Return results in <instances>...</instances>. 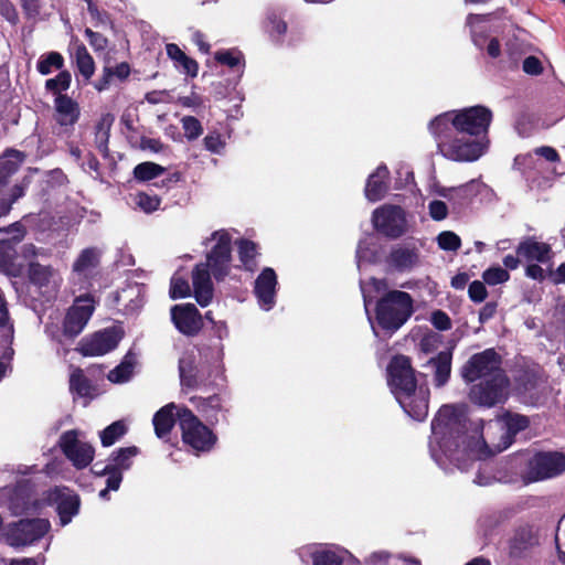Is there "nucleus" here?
<instances>
[{"mask_svg": "<svg viewBox=\"0 0 565 565\" xmlns=\"http://www.w3.org/2000/svg\"><path fill=\"white\" fill-rule=\"evenodd\" d=\"M466 409V405H445L434 418L429 448L438 463H443L444 457L456 462L466 455L486 458L511 445V436L503 433L502 423L498 420L473 422L467 427Z\"/></svg>", "mask_w": 565, "mask_h": 565, "instance_id": "nucleus-1", "label": "nucleus"}, {"mask_svg": "<svg viewBox=\"0 0 565 565\" xmlns=\"http://www.w3.org/2000/svg\"><path fill=\"white\" fill-rule=\"evenodd\" d=\"M462 377L467 382H481L472 386V402L491 407L503 403L509 396V380L500 369V358L491 349L475 354L462 367Z\"/></svg>", "mask_w": 565, "mask_h": 565, "instance_id": "nucleus-2", "label": "nucleus"}, {"mask_svg": "<svg viewBox=\"0 0 565 565\" xmlns=\"http://www.w3.org/2000/svg\"><path fill=\"white\" fill-rule=\"evenodd\" d=\"M53 504L56 505L61 524L66 525L78 513L81 502L76 493L64 487H56L43 492L41 498L32 502H30V491L25 483H21L17 488L0 489V505H6L14 515L38 513Z\"/></svg>", "mask_w": 565, "mask_h": 565, "instance_id": "nucleus-3", "label": "nucleus"}, {"mask_svg": "<svg viewBox=\"0 0 565 565\" xmlns=\"http://www.w3.org/2000/svg\"><path fill=\"white\" fill-rule=\"evenodd\" d=\"M388 385L395 398L411 417L423 420L428 414V390L417 387L407 356H395L388 365Z\"/></svg>", "mask_w": 565, "mask_h": 565, "instance_id": "nucleus-4", "label": "nucleus"}, {"mask_svg": "<svg viewBox=\"0 0 565 565\" xmlns=\"http://www.w3.org/2000/svg\"><path fill=\"white\" fill-rule=\"evenodd\" d=\"M211 242L214 245L207 255L206 265H198L192 275L194 297L202 307H206L213 297V286L207 268L216 279H222L227 275L231 262L230 235L224 231H217L212 235Z\"/></svg>", "mask_w": 565, "mask_h": 565, "instance_id": "nucleus-5", "label": "nucleus"}, {"mask_svg": "<svg viewBox=\"0 0 565 565\" xmlns=\"http://www.w3.org/2000/svg\"><path fill=\"white\" fill-rule=\"evenodd\" d=\"M492 119L490 109L483 106H472L458 111H447L435 117L429 124L434 136H441L448 130H456L473 137H487Z\"/></svg>", "mask_w": 565, "mask_h": 565, "instance_id": "nucleus-6", "label": "nucleus"}, {"mask_svg": "<svg viewBox=\"0 0 565 565\" xmlns=\"http://www.w3.org/2000/svg\"><path fill=\"white\" fill-rule=\"evenodd\" d=\"M435 137L440 153L457 162L476 161L487 152L489 147L487 137H473L456 130H448Z\"/></svg>", "mask_w": 565, "mask_h": 565, "instance_id": "nucleus-7", "label": "nucleus"}, {"mask_svg": "<svg viewBox=\"0 0 565 565\" xmlns=\"http://www.w3.org/2000/svg\"><path fill=\"white\" fill-rule=\"evenodd\" d=\"M413 313V299L405 292L393 290L386 292L376 305L377 324L387 331L398 330Z\"/></svg>", "mask_w": 565, "mask_h": 565, "instance_id": "nucleus-8", "label": "nucleus"}, {"mask_svg": "<svg viewBox=\"0 0 565 565\" xmlns=\"http://www.w3.org/2000/svg\"><path fill=\"white\" fill-rule=\"evenodd\" d=\"M565 472V455L558 451L535 454L529 459L522 478L525 483L543 481Z\"/></svg>", "mask_w": 565, "mask_h": 565, "instance_id": "nucleus-9", "label": "nucleus"}, {"mask_svg": "<svg viewBox=\"0 0 565 565\" xmlns=\"http://www.w3.org/2000/svg\"><path fill=\"white\" fill-rule=\"evenodd\" d=\"M182 439L195 451H209L215 444L216 437L189 409L178 412Z\"/></svg>", "mask_w": 565, "mask_h": 565, "instance_id": "nucleus-10", "label": "nucleus"}, {"mask_svg": "<svg viewBox=\"0 0 565 565\" xmlns=\"http://www.w3.org/2000/svg\"><path fill=\"white\" fill-rule=\"evenodd\" d=\"M50 526L45 519L21 520L7 529L6 539L12 546H25L44 536Z\"/></svg>", "mask_w": 565, "mask_h": 565, "instance_id": "nucleus-11", "label": "nucleus"}, {"mask_svg": "<svg viewBox=\"0 0 565 565\" xmlns=\"http://www.w3.org/2000/svg\"><path fill=\"white\" fill-rule=\"evenodd\" d=\"M58 445L66 458L77 469L86 468L94 459V448L81 439L78 430L65 431L60 437Z\"/></svg>", "mask_w": 565, "mask_h": 565, "instance_id": "nucleus-12", "label": "nucleus"}, {"mask_svg": "<svg viewBox=\"0 0 565 565\" xmlns=\"http://www.w3.org/2000/svg\"><path fill=\"white\" fill-rule=\"evenodd\" d=\"M372 220L375 228L390 237H398L406 231L405 213L396 205H383L376 209Z\"/></svg>", "mask_w": 565, "mask_h": 565, "instance_id": "nucleus-13", "label": "nucleus"}, {"mask_svg": "<svg viewBox=\"0 0 565 565\" xmlns=\"http://www.w3.org/2000/svg\"><path fill=\"white\" fill-rule=\"evenodd\" d=\"M122 338V332L118 328H108L94 333L92 337L84 338L77 350L84 356H99L114 350Z\"/></svg>", "mask_w": 565, "mask_h": 565, "instance_id": "nucleus-14", "label": "nucleus"}, {"mask_svg": "<svg viewBox=\"0 0 565 565\" xmlns=\"http://www.w3.org/2000/svg\"><path fill=\"white\" fill-rule=\"evenodd\" d=\"M94 309V300L89 296L78 297L65 316L64 334L70 338L78 335L90 319Z\"/></svg>", "mask_w": 565, "mask_h": 565, "instance_id": "nucleus-15", "label": "nucleus"}, {"mask_svg": "<svg viewBox=\"0 0 565 565\" xmlns=\"http://www.w3.org/2000/svg\"><path fill=\"white\" fill-rule=\"evenodd\" d=\"M8 232L13 234L12 241H0V270L9 276H19L22 271V265L17 263V253L14 244L22 241L24 230L19 223L13 224Z\"/></svg>", "mask_w": 565, "mask_h": 565, "instance_id": "nucleus-16", "label": "nucleus"}, {"mask_svg": "<svg viewBox=\"0 0 565 565\" xmlns=\"http://www.w3.org/2000/svg\"><path fill=\"white\" fill-rule=\"evenodd\" d=\"M171 319L175 328L185 335H194L203 327L202 317L192 303L173 306L171 308Z\"/></svg>", "mask_w": 565, "mask_h": 565, "instance_id": "nucleus-17", "label": "nucleus"}, {"mask_svg": "<svg viewBox=\"0 0 565 565\" xmlns=\"http://www.w3.org/2000/svg\"><path fill=\"white\" fill-rule=\"evenodd\" d=\"M518 256L527 263L547 264L553 258L551 245L530 237L521 242L516 248Z\"/></svg>", "mask_w": 565, "mask_h": 565, "instance_id": "nucleus-18", "label": "nucleus"}, {"mask_svg": "<svg viewBox=\"0 0 565 565\" xmlns=\"http://www.w3.org/2000/svg\"><path fill=\"white\" fill-rule=\"evenodd\" d=\"M29 278L32 284L44 292L55 291L61 284V276L57 270L51 266H44L39 263H31L29 266Z\"/></svg>", "mask_w": 565, "mask_h": 565, "instance_id": "nucleus-19", "label": "nucleus"}, {"mask_svg": "<svg viewBox=\"0 0 565 565\" xmlns=\"http://www.w3.org/2000/svg\"><path fill=\"white\" fill-rule=\"evenodd\" d=\"M277 277L271 268H265L255 281V294L263 309L269 310L275 303Z\"/></svg>", "mask_w": 565, "mask_h": 565, "instance_id": "nucleus-20", "label": "nucleus"}, {"mask_svg": "<svg viewBox=\"0 0 565 565\" xmlns=\"http://www.w3.org/2000/svg\"><path fill=\"white\" fill-rule=\"evenodd\" d=\"M55 118L61 126H73L79 117L78 104L67 95H57L54 102Z\"/></svg>", "mask_w": 565, "mask_h": 565, "instance_id": "nucleus-21", "label": "nucleus"}, {"mask_svg": "<svg viewBox=\"0 0 565 565\" xmlns=\"http://www.w3.org/2000/svg\"><path fill=\"white\" fill-rule=\"evenodd\" d=\"M180 409L182 408L171 403L163 406L154 414L152 422L156 435L159 438H163L170 433L174 425L175 416H178V412Z\"/></svg>", "mask_w": 565, "mask_h": 565, "instance_id": "nucleus-22", "label": "nucleus"}, {"mask_svg": "<svg viewBox=\"0 0 565 565\" xmlns=\"http://www.w3.org/2000/svg\"><path fill=\"white\" fill-rule=\"evenodd\" d=\"M388 171L385 167H379L374 173H372L366 182L365 196L372 202L381 200L386 192V183Z\"/></svg>", "mask_w": 565, "mask_h": 565, "instance_id": "nucleus-23", "label": "nucleus"}, {"mask_svg": "<svg viewBox=\"0 0 565 565\" xmlns=\"http://www.w3.org/2000/svg\"><path fill=\"white\" fill-rule=\"evenodd\" d=\"M348 552L337 546L319 547L312 553L313 565H342Z\"/></svg>", "mask_w": 565, "mask_h": 565, "instance_id": "nucleus-24", "label": "nucleus"}, {"mask_svg": "<svg viewBox=\"0 0 565 565\" xmlns=\"http://www.w3.org/2000/svg\"><path fill=\"white\" fill-rule=\"evenodd\" d=\"M429 366L434 370L436 386L444 385L450 375L451 355L448 352L439 353L435 359L429 361Z\"/></svg>", "mask_w": 565, "mask_h": 565, "instance_id": "nucleus-25", "label": "nucleus"}, {"mask_svg": "<svg viewBox=\"0 0 565 565\" xmlns=\"http://www.w3.org/2000/svg\"><path fill=\"white\" fill-rule=\"evenodd\" d=\"M23 161V154L17 150H10L0 158V186L7 183L8 178L14 173Z\"/></svg>", "mask_w": 565, "mask_h": 565, "instance_id": "nucleus-26", "label": "nucleus"}, {"mask_svg": "<svg viewBox=\"0 0 565 565\" xmlns=\"http://www.w3.org/2000/svg\"><path fill=\"white\" fill-rule=\"evenodd\" d=\"M72 50L79 73L86 79H89L95 72L93 57L89 55L85 46L78 45L77 43L73 44Z\"/></svg>", "mask_w": 565, "mask_h": 565, "instance_id": "nucleus-27", "label": "nucleus"}, {"mask_svg": "<svg viewBox=\"0 0 565 565\" xmlns=\"http://www.w3.org/2000/svg\"><path fill=\"white\" fill-rule=\"evenodd\" d=\"M70 388L79 397L90 398L94 396V387L85 377L81 369H74L70 376Z\"/></svg>", "mask_w": 565, "mask_h": 565, "instance_id": "nucleus-28", "label": "nucleus"}, {"mask_svg": "<svg viewBox=\"0 0 565 565\" xmlns=\"http://www.w3.org/2000/svg\"><path fill=\"white\" fill-rule=\"evenodd\" d=\"M100 257V250L94 247L84 249L73 265V270L79 275H85L92 268L96 267Z\"/></svg>", "mask_w": 565, "mask_h": 565, "instance_id": "nucleus-29", "label": "nucleus"}, {"mask_svg": "<svg viewBox=\"0 0 565 565\" xmlns=\"http://www.w3.org/2000/svg\"><path fill=\"white\" fill-rule=\"evenodd\" d=\"M497 420L502 423L503 433L511 436V441L519 431L524 430L530 424L526 416L511 413L503 415Z\"/></svg>", "mask_w": 565, "mask_h": 565, "instance_id": "nucleus-30", "label": "nucleus"}, {"mask_svg": "<svg viewBox=\"0 0 565 565\" xmlns=\"http://www.w3.org/2000/svg\"><path fill=\"white\" fill-rule=\"evenodd\" d=\"M135 364V356L130 353L127 354L125 360L108 373V380L113 383L127 382L134 373Z\"/></svg>", "mask_w": 565, "mask_h": 565, "instance_id": "nucleus-31", "label": "nucleus"}, {"mask_svg": "<svg viewBox=\"0 0 565 565\" xmlns=\"http://www.w3.org/2000/svg\"><path fill=\"white\" fill-rule=\"evenodd\" d=\"M137 454L138 448L135 446L120 448L117 452H115L111 456L108 466L122 472L124 470H127L131 467L132 459L137 456Z\"/></svg>", "mask_w": 565, "mask_h": 565, "instance_id": "nucleus-32", "label": "nucleus"}, {"mask_svg": "<svg viewBox=\"0 0 565 565\" xmlns=\"http://www.w3.org/2000/svg\"><path fill=\"white\" fill-rule=\"evenodd\" d=\"M391 262L399 269H409L418 263V255L414 249L397 248L392 253Z\"/></svg>", "mask_w": 565, "mask_h": 565, "instance_id": "nucleus-33", "label": "nucleus"}, {"mask_svg": "<svg viewBox=\"0 0 565 565\" xmlns=\"http://www.w3.org/2000/svg\"><path fill=\"white\" fill-rule=\"evenodd\" d=\"M126 431L127 427L122 420H117L110 424L99 433L102 445L104 447L114 445L120 437L126 434Z\"/></svg>", "mask_w": 565, "mask_h": 565, "instance_id": "nucleus-34", "label": "nucleus"}, {"mask_svg": "<svg viewBox=\"0 0 565 565\" xmlns=\"http://www.w3.org/2000/svg\"><path fill=\"white\" fill-rule=\"evenodd\" d=\"M166 169L154 162H142L135 167L134 177L139 181H149L163 174Z\"/></svg>", "mask_w": 565, "mask_h": 565, "instance_id": "nucleus-35", "label": "nucleus"}, {"mask_svg": "<svg viewBox=\"0 0 565 565\" xmlns=\"http://www.w3.org/2000/svg\"><path fill=\"white\" fill-rule=\"evenodd\" d=\"M387 284L385 280L372 278L370 281L364 282L361 285L363 299H364V307L367 311L369 303L371 300L376 296L381 294H385L387 291Z\"/></svg>", "mask_w": 565, "mask_h": 565, "instance_id": "nucleus-36", "label": "nucleus"}, {"mask_svg": "<svg viewBox=\"0 0 565 565\" xmlns=\"http://www.w3.org/2000/svg\"><path fill=\"white\" fill-rule=\"evenodd\" d=\"M96 473L107 476L106 488L99 492L100 498L105 499L109 490L116 491L119 489L122 480V475L120 471L106 465L102 471H96Z\"/></svg>", "mask_w": 565, "mask_h": 565, "instance_id": "nucleus-37", "label": "nucleus"}, {"mask_svg": "<svg viewBox=\"0 0 565 565\" xmlns=\"http://www.w3.org/2000/svg\"><path fill=\"white\" fill-rule=\"evenodd\" d=\"M264 28L268 33L284 35L287 32L286 21L275 11H269L264 21Z\"/></svg>", "mask_w": 565, "mask_h": 565, "instance_id": "nucleus-38", "label": "nucleus"}, {"mask_svg": "<svg viewBox=\"0 0 565 565\" xmlns=\"http://www.w3.org/2000/svg\"><path fill=\"white\" fill-rule=\"evenodd\" d=\"M215 60L228 67L244 66V57L243 54L235 49L232 50H223L215 53Z\"/></svg>", "mask_w": 565, "mask_h": 565, "instance_id": "nucleus-39", "label": "nucleus"}, {"mask_svg": "<svg viewBox=\"0 0 565 565\" xmlns=\"http://www.w3.org/2000/svg\"><path fill=\"white\" fill-rule=\"evenodd\" d=\"M482 278L486 284L494 286L509 280L510 275L504 268L500 266H492L483 271Z\"/></svg>", "mask_w": 565, "mask_h": 565, "instance_id": "nucleus-40", "label": "nucleus"}, {"mask_svg": "<svg viewBox=\"0 0 565 565\" xmlns=\"http://www.w3.org/2000/svg\"><path fill=\"white\" fill-rule=\"evenodd\" d=\"M238 253L242 263L248 270L254 268V257L256 255V245L249 241H241L238 244Z\"/></svg>", "mask_w": 565, "mask_h": 565, "instance_id": "nucleus-41", "label": "nucleus"}, {"mask_svg": "<svg viewBox=\"0 0 565 565\" xmlns=\"http://www.w3.org/2000/svg\"><path fill=\"white\" fill-rule=\"evenodd\" d=\"M113 118L110 116H105L100 120L96 130V142L102 152L107 150V142L109 138V128L111 126Z\"/></svg>", "mask_w": 565, "mask_h": 565, "instance_id": "nucleus-42", "label": "nucleus"}, {"mask_svg": "<svg viewBox=\"0 0 565 565\" xmlns=\"http://www.w3.org/2000/svg\"><path fill=\"white\" fill-rule=\"evenodd\" d=\"M181 122L184 135L189 140H194L202 135V125L195 117L185 116L181 119Z\"/></svg>", "mask_w": 565, "mask_h": 565, "instance_id": "nucleus-43", "label": "nucleus"}, {"mask_svg": "<svg viewBox=\"0 0 565 565\" xmlns=\"http://www.w3.org/2000/svg\"><path fill=\"white\" fill-rule=\"evenodd\" d=\"M437 243L444 250H457L461 245V239L456 233L445 231L437 236Z\"/></svg>", "mask_w": 565, "mask_h": 565, "instance_id": "nucleus-44", "label": "nucleus"}, {"mask_svg": "<svg viewBox=\"0 0 565 565\" xmlns=\"http://www.w3.org/2000/svg\"><path fill=\"white\" fill-rule=\"evenodd\" d=\"M191 292L189 282L179 276L171 278L170 296L172 299L188 297Z\"/></svg>", "mask_w": 565, "mask_h": 565, "instance_id": "nucleus-45", "label": "nucleus"}, {"mask_svg": "<svg viewBox=\"0 0 565 565\" xmlns=\"http://www.w3.org/2000/svg\"><path fill=\"white\" fill-rule=\"evenodd\" d=\"M135 204L146 213L156 211L160 205V200L156 195H149L147 193H138L135 196Z\"/></svg>", "mask_w": 565, "mask_h": 565, "instance_id": "nucleus-46", "label": "nucleus"}, {"mask_svg": "<svg viewBox=\"0 0 565 565\" xmlns=\"http://www.w3.org/2000/svg\"><path fill=\"white\" fill-rule=\"evenodd\" d=\"M63 65V57L56 52L50 53L45 58L39 62L38 70L40 73L46 75L53 68H61Z\"/></svg>", "mask_w": 565, "mask_h": 565, "instance_id": "nucleus-47", "label": "nucleus"}, {"mask_svg": "<svg viewBox=\"0 0 565 565\" xmlns=\"http://www.w3.org/2000/svg\"><path fill=\"white\" fill-rule=\"evenodd\" d=\"M71 85V74L68 72H61L56 77L46 81V88L54 92L61 93L66 90Z\"/></svg>", "mask_w": 565, "mask_h": 565, "instance_id": "nucleus-48", "label": "nucleus"}, {"mask_svg": "<svg viewBox=\"0 0 565 565\" xmlns=\"http://www.w3.org/2000/svg\"><path fill=\"white\" fill-rule=\"evenodd\" d=\"M0 15L11 25H17L20 21L19 13L10 0H0Z\"/></svg>", "mask_w": 565, "mask_h": 565, "instance_id": "nucleus-49", "label": "nucleus"}, {"mask_svg": "<svg viewBox=\"0 0 565 565\" xmlns=\"http://www.w3.org/2000/svg\"><path fill=\"white\" fill-rule=\"evenodd\" d=\"M556 547L559 561L565 564V514L558 522L556 533Z\"/></svg>", "mask_w": 565, "mask_h": 565, "instance_id": "nucleus-50", "label": "nucleus"}, {"mask_svg": "<svg viewBox=\"0 0 565 565\" xmlns=\"http://www.w3.org/2000/svg\"><path fill=\"white\" fill-rule=\"evenodd\" d=\"M20 4L26 19H36L40 15V0H20Z\"/></svg>", "mask_w": 565, "mask_h": 565, "instance_id": "nucleus-51", "label": "nucleus"}, {"mask_svg": "<svg viewBox=\"0 0 565 565\" xmlns=\"http://www.w3.org/2000/svg\"><path fill=\"white\" fill-rule=\"evenodd\" d=\"M468 292L470 299L476 302L483 301L488 295L484 284L479 280H475L470 284Z\"/></svg>", "mask_w": 565, "mask_h": 565, "instance_id": "nucleus-52", "label": "nucleus"}, {"mask_svg": "<svg viewBox=\"0 0 565 565\" xmlns=\"http://www.w3.org/2000/svg\"><path fill=\"white\" fill-rule=\"evenodd\" d=\"M429 215L435 221H441L447 217L448 207L445 202L435 200L429 203Z\"/></svg>", "mask_w": 565, "mask_h": 565, "instance_id": "nucleus-53", "label": "nucleus"}, {"mask_svg": "<svg viewBox=\"0 0 565 565\" xmlns=\"http://www.w3.org/2000/svg\"><path fill=\"white\" fill-rule=\"evenodd\" d=\"M205 148L214 153H220L225 146L224 140L218 134H210L204 138Z\"/></svg>", "mask_w": 565, "mask_h": 565, "instance_id": "nucleus-54", "label": "nucleus"}, {"mask_svg": "<svg viewBox=\"0 0 565 565\" xmlns=\"http://www.w3.org/2000/svg\"><path fill=\"white\" fill-rule=\"evenodd\" d=\"M175 68L191 77H195L199 72L198 63L188 55L181 61V63L177 64Z\"/></svg>", "mask_w": 565, "mask_h": 565, "instance_id": "nucleus-55", "label": "nucleus"}, {"mask_svg": "<svg viewBox=\"0 0 565 565\" xmlns=\"http://www.w3.org/2000/svg\"><path fill=\"white\" fill-rule=\"evenodd\" d=\"M522 68L529 75H539L543 71L541 61L535 56H527L523 61Z\"/></svg>", "mask_w": 565, "mask_h": 565, "instance_id": "nucleus-56", "label": "nucleus"}, {"mask_svg": "<svg viewBox=\"0 0 565 565\" xmlns=\"http://www.w3.org/2000/svg\"><path fill=\"white\" fill-rule=\"evenodd\" d=\"M24 194V190L20 185H15L11 191V199L9 201L0 202V216L6 215L11 207V204Z\"/></svg>", "mask_w": 565, "mask_h": 565, "instance_id": "nucleus-57", "label": "nucleus"}, {"mask_svg": "<svg viewBox=\"0 0 565 565\" xmlns=\"http://www.w3.org/2000/svg\"><path fill=\"white\" fill-rule=\"evenodd\" d=\"M470 184H463L457 188H443L438 191V194L445 199H451L452 193H456L459 196L466 198L468 195V190Z\"/></svg>", "mask_w": 565, "mask_h": 565, "instance_id": "nucleus-58", "label": "nucleus"}, {"mask_svg": "<svg viewBox=\"0 0 565 565\" xmlns=\"http://www.w3.org/2000/svg\"><path fill=\"white\" fill-rule=\"evenodd\" d=\"M431 323L439 330H448L451 326L449 317L443 311L433 312Z\"/></svg>", "mask_w": 565, "mask_h": 565, "instance_id": "nucleus-59", "label": "nucleus"}, {"mask_svg": "<svg viewBox=\"0 0 565 565\" xmlns=\"http://www.w3.org/2000/svg\"><path fill=\"white\" fill-rule=\"evenodd\" d=\"M140 147L143 150H149L156 153L161 152L164 149L163 143L160 140L153 138H142L140 141Z\"/></svg>", "mask_w": 565, "mask_h": 565, "instance_id": "nucleus-60", "label": "nucleus"}, {"mask_svg": "<svg viewBox=\"0 0 565 565\" xmlns=\"http://www.w3.org/2000/svg\"><path fill=\"white\" fill-rule=\"evenodd\" d=\"M167 54L174 62V66L186 57L185 53L175 44L167 45Z\"/></svg>", "mask_w": 565, "mask_h": 565, "instance_id": "nucleus-61", "label": "nucleus"}, {"mask_svg": "<svg viewBox=\"0 0 565 565\" xmlns=\"http://www.w3.org/2000/svg\"><path fill=\"white\" fill-rule=\"evenodd\" d=\"M167 54L174 62V66L186 57L185 53L175 44L167 45Z\"/></svg>", "mask_w": 565, "mask_h": 565, "instance_id": "nucleus-62", "label": "nucleus"}, {"mask_svg": "<svg viewBox=\"0 0 565 565\" xmlns=\"http://www.w3.org/2000/svg\"><path fill=\"white\" fill-rule=\"evenodd\" d=\"M167 54L174 62V66L186 57L185 53L175 44L167 45Z\"/></svg>", "mask_w": 565, "mask_h": 565, "instance_id": "nucleus-63", "label": "nucleus"}, {"mask_svg": "<svg viewBox=\"0 0 565 565\" xmlns=\"http://www.w3.org/2000/svg\"><path fill=\"white\" fill-rule=\"evenodd\" d=\"M526 276L536 279V280H543L545 278L544 269L537 265V264H530L526 267Z\"/></svg>", "mask_w": 565, "mask_h": 565, "instance_id": "nucleus-64", "label": "nucleus"}]
</instances>
